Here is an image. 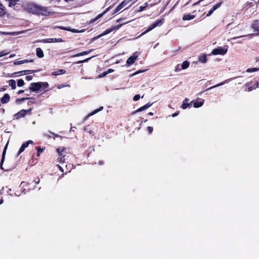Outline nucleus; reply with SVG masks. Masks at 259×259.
<instances>
[{
	"label": "nucleus",
	"instance_id": "obj_6",
	"mask_svg": "<svg viewBox=\"0 0 259 259\" xmlns=\"http://www.w3.org/2000/svg\"><path fill=\"white\" fill-rule=\"evenodd\" d=\"M37 71V70H22V71H18V72H14V73L11 74L10 75H9V76L11 77H15L17 76V74H20V75L28 74L32 73L34 72H36Z\"/></svg>",
	"mask_w": 259,
	"mask_h": 259
},
{
	"label": "nucleus",
	"instance_id": "obj_26",
	"mask_svg": "<svg viewBox=\"0 0 259 259\" xmlns=\"http://www.w3.org/2000/svg\"><path fill=\"white\" fill-rule=\"evenodd\" d=\"M9 85L11 87L12 90H15L16 88V81L14 79L9 80Z\"/></svg>",
	"mask_w": 259,
	"mask_h": 259
},
{
	"label": "nucleus",
	"instance_id": "obj_25",
	"mask_svg": "<svg viewBox=\"0 0 259 259\" xmlns=\"http://www.w3.org/2000/svg\"><path fill=\"white\" fill-rule=\"evenodd\" d=\"M189 100L188 98H185L184 99L183 104L181 106L182 108H183V109H185L190 105V104L188 103Z\"/></svg>",
	"mask_w": 259,
	"mask_h": 259
},
{
	"label": "nucleus",
	"instance_id": "obj_33",
	"mask_svg": "<svg viewBox=\"0 0 259 259\" xmlns=\"http://www.w3.org/2000/svg\"><path fill=\"white\" fill-rule=\"evenodd\" d=\"M65 155H63L62 156H59L57 158V161L60 163H64L65 162Z\"/></svg>",
	"mask_w": 259,
	"mask_h": 259
},
{
	"label": "nucleus",
	"instance_id": "obj_5",
	"mask_svg": "<svg viewBox=\"0 0 259 259\" xmlns=\"http://www.w3.org/2000/svg\"><path fill=\"white\" fill-rule=\"evenodd\" d=\"M227 49H224L222 47H218L217 48H215L213 49L211 54H209L208 55L210 56L211 54H212L213 55H224L226 54L227 52Z\"/></svg>",
	"mask_w": 259,
	"mask_h": 259
},
{
	"label": "nucleus",
	"instance_id": "obj_12",
	"mask_svg": "<svg viewBox=\"0 0 259 259\" xmlns=\"http://www.w3.org/2000/svg\"><path fill=\"white\" fill-rule=\"evenodd\" d=\"M251 27L254 29V31L257 34H259V19L253 21Z\"/></svg>",
	"mask_w": 259,
	"mask_h": 259
},
{
	"label": "nucleus",
	"instance_id": "obj_61",
	"mask_svg": "<svg viewBox=\"0 0 259 259\" xmlns=\"http://www.w3.org/2000/svg\"><path fill=\"white\" fill-rule=\"evenodd\" d=\"M66 87V85H65L64 84H60V85H58V88L59 89H61V88H64V87Z\"/></svg>",
	"mask_w": 259,
	"mask_h": 259
},
{
	"label": "nucleus",
	"instance_id": "obj_64",
	"mask_svg": "<svg viewBox=\"0 0 259 259\" xmlns=\"http://www.w3.org/2000/svg\"><path fill=\"white\" fill-rule=\"evenodd\" d=\"M15 194L17 196H19L21 195V193H20L18 191H17L16 192H15Z\"/></svg>",
	"mask_w": 259,
	"mask_h": 259
},
{
	"label": "nucleus",
	"instance_id": "obj_19",
	"mask_svg": "<svg viewBox=\"0 0 259 259\" xmlns=\"http://www.w3.org/2000/svg\"><path fill=\"white\" fill-rule=\"evenodd\" d=\"M195 17V15L188 14L184 15L182 19L184 21H187V20H190L193 19Z\"/></svg>",
	"mask_w": 259,
	"mask_h": 259
},
{
	"label": "nucleus",
	"instance_id": "obj_53",
	"mask_svg": "<svg viewBox=\"0 0 259 259\" xmlns=\"http://www.w3.org/2000/svg\"><path fill=\"white\" fill-rule=\"evenodd\" d=\"M91 58H89L88 59H86L85 60H81V61H79L77 62V63H84V62H87L89 60H90Z\"/></svg>",
	"mask_w": 259,
	"mask_h": 259
},
{
	"label": "nucleus",
	"instance_id": "obj_41",
	"mask_svg": "<svg viewBox=\"0 0 259 259\" xmlns=\"http://www.w3.org/2000/svg\"><path fill=\"white\" fill-rule=\"evenodd\" d=\"M9 53V52L7 51L6 50H4L0 52V57H3L8 55Z\"/></svg>",
	"mask_w": 259,
	"mask_h": 259
},
{
	"label": "nucleus",
	"instance_id": "obj_7",
	"mask_svg": "<svg viewBox=\"0 0 259 259\" xmlns=\"http://www.w3.org/2000/svg\"><path fill=\"white\" fill-rule=\"evenodd\" d=\"M41 89V86L40 85L39 82H33L30 83L29 87V90L30 92H37Z\"/></svg>",
	"mask_w": 259,
	"mask_h": 259
},
{
	"label": "nucleus",
	"instance_id": "obj_2",
	"mask_svg": "<svg viewBox=\"0 0 259 259\" xmlns=\"http://www.w3.org/2000/svg\"><path fill=\"white\" fill-rule=\"evenodd\" d=\"M259 87V78L256 77L253 78L249 82L246 83L243 88L245 91L250 92Z\"/></svg>",
	"mask_w": 259,
	"mask_h": 259
},
{
	"label": "nucleus",
	"instance_id": "obj_63",
	"mask_svg": "<svg viewBox=\"0 0 259 259\" xmlns=\"http://www.w3.org/2000/svg\"><path fill=\"white\" fill-rule=\"evenodd\" d=\"M24 90H19L17 93V94L19 95V94H22V93H24Z\"/></svg>",
	"mask_w": 259,
	"mask_h": 259
},
{
	"label": "nucleus",
	"instance_id": "obj_60",
	"mask_svg": "<svg viewBox=\"0 0 259 259\" xmlns=\"http://www.w3.org/2000/svg\"><path fill=\"white\" fill-rule=\"evenodd\" d=\"M114 71L113 69H109L107 71H106V72L107 74H109L110 73L113 72Z\"/></svg>",
	"mask_w": 259,
	"mask_h": 259
},
{
	"label": "nucleus",
	"instance_id": "obj_22",
	"mask_svg": "<svg viewBox=\"0 0 259 259\" xmlns=\"http://www.w3.org/2000/svg\"><path fill=\"white\" fill-rule=\"evenodd\" d=\"M198 60L202 63H205L207 61V55L205 54L200 55Z\"/></svg>",
	"mask_w": 259,
	"mask_h": 259
},
{
	"label": "nucleus",
	"instance_id": "obj_3",
	"mask_svg": "<svg viewBox=\"0 0 259 259\" xmlns=\"http://www.w3.org/2000/svg\"><path fill=\"white\" fill-rule=\"evenodd\" d=\"M32 109L29 108V109H22L14 115V119H19L21 118L24 117L27 113L30 114Z\"/></svg>",
	"mask_w": 259,
	"mask_h": 259
},
{
	"label": "nucleus",
	"instance_id": "obj_30",
	"mask_svg": "<svg viewBox=\"0 0 259 259\" xmlns=\"http://www.w3.org/2000/svg\"><path fill=\"white\" fill-rule=\"evenodd\" d=\"M65 150V148L64 147H60L57 149V152L59 154V156H62L64 155L63 152Z\"/></svg>",
	"mask_w": 259,
	"mask_h": 259
},
{
	"label": "nucleus",
	"instance_id": "obj_37",
	"mask_svg": "<svg viewBox=\"0 0 259 259\" xmlns=\"http://www.w3.org/2000/svg\"><path fill=\"white\" fill-rule=\"evenodd\" d=\"M36 149H37V156L38 157H39L40 154V153H41L44 151L45 148H41L40 147H37L36 148Z\"/></svg>",
	"mask_w": 259,
	"mask_h": 259
},
{
	"label": "nucleus",
	"instance_id": "obj_27",
	"mask_svg": "<svg viewBox=\"0 0 259 259\" xmlns=\"http://www.w3.org/2000/svg\"><path fill=\"white\" fill-rule=\"evenodd\" d=\"M115 28H116L115 27H113L112 28H110L107 29L102 34L103 36L105 35H106L107 34H109L110 32H112L114 30H115Z\"/></svg>",
	"mask_w": 259,
	"mask_h": 259
},
{
	"label": "nucleus",
	"instance_id": "obj_62",
	"mask_svg": "<svg viewBox=\"0 0 259 259\" xmlns=\"http://www.w3.org/2000/svg\"><path fill=\"white\" fill-rule=\"evenodd\" d=\"M50 133L54 136V137H58V135H57L54 133L50 132Z\"/></svg>",
	"mask_w": 259,
	"mask_h": 259
},
{
	"label": "nucleus",
	"instance_id": "obj_23",
	"mask_svg": "<svg viewBox=\"0 0 259 259\" xmlns=\"http://www.w3.org/2000/svg\"><path fill=\"white\" fill-rule=\"evenodd\" d=\"M33 61V59H30V60L26 59V60H21V61H15L14 62V64L15 65H20V64H22L26 63L32 62Z\"/></svg>",
	"mask_w": 259,
	"mask_h": 259
},
{
	"label": "nucleus",
	"instance_id": "obj_48",
	"mask_svg": "<svg viewBox=\"0 0 259 259\" xmlns=\"http://www.w3.org/2000/svg\"><path fill=\"white\" fill-rule=\"evenodd\" d=\"M32 76L31 75H27L25 77V79L27 81H30L32 79Z\"/></svg>",
	"mask_w": 259,
	"mask_h": 259
},
{
	"label": "nucleus",
	"instance_id": "obj_32",
	"mask_svg": "<svg viewBox=\"0 0 259 259\" xmlns=\"http://www.w3.org/2000/svg\"><path fill=\"white\" fill-rule=\"evenodd\" d=\"M222 3H223L222 2H219L217 4H216L211 8V9L214 12L215 10H216L217 9H218L219 8H220L221 7Z\"/></svg>",
	"mask_w": 259,
	"mask_h": 259
},
{
	"label": "nucleus",
	"instance_id": "obj_9",
	"mask_svg": "<svg viewBox=\"0 0 259 259\" xmlns=\"http://www.w3.org/2000/svg\"><path fill=\"white\" fill-rule=\"evenodd\" d=\"M128 4V3L127 2V0H124L119 5H118V6L115 8L112 15H114L115 13H117L118 11H119L120 10H121L123 7L126 6Z\"/></svg>",
	"mask_w": 259,
	"mask_h": 259
},
{
	"label": "nucleus",
	"instance_id": "obj_35",
	"mask_svg": "<svg viewBox=\"0 0 259 259\" xmlns=\"http://www.w3.org/2000/svg\"><path fill=\"white\" fill-rule=\"evenodd\" d=\"M228 82V80H226L224 81L223 82H222L220 83H219V84H218L217 85H215L214 86H212V87H210L209 89H213V88H215L216 87L222 85L224 84L225 83H227Z\"/></svg>",
	"mask_w": 259,
	"mask_h": 259
},
{
	"label": "nucleus",
	"instance_id": "obj_29",
	"mask_svg": "<svg viewBox=\"0 0 259 259\" xmlns=\"http://www.w3.org/2000/svg\"><path fill=\"white\" fill-rule=\"evenodd\" d=\"M189 65L190 63L188 61H185L181 65V68H183V69H186L189 67Z\"/></svg>",
	"mask_w": 259,
	"mask_h": 259
},
{
	"label": "nucleus",
	"instance_id": "obj_52",
	"mask_svg": "<svg viewBox=\"0 0 259 259\" xmlns=\"http://www.w3.org/2000/svg\"><path fill=\"white\" fill-rule=\"evenodd\" d=\"M102 36H103V35L101 33V34H99V35H97L96 36L94 37L92 39H93V40H96V39L99 38L100 37H101Z\"/></svg>",
	"mask_w": 259,
	"mask_h": 259
},
{
	"label": "nucleus",
	"instance_id": "obj_57",
	"mask_svg": "<svg viewBox=\"0 0 259 259\" xmlns=\"http://www.w3.org/2000/svg\"><path fill=\"white\" fill-rule=\"evenodd\" d=\"M7 86H4L0 89V92H4L7 90Z\"/></svg>",
	"mask_w": 259,
	"mask_h": 259
},
{
	"label": "nucleus",
	"instance_id": "obj_54",
	"mask_svg": "<svg viewBox=\"0 0 259 259\" xmlns=\"http://www.w3.org/2000/svg\"><path fill=\"white\" fill-rule=\"evenodd\" d=\"M138 0H127V2L128 3L131 2L132 4L130 5V7H131L132 6V5L134 4L135 2H136Z\"/></svg>",
	"mask_w": 259,
	"mask_h": 259
},
{
	"label": "nucleus",
	"instance_id": "obj_42",
	"mask_svg": "<svg viewBox=\"0 0 259 259\" xmlns=\"http://www.w3.org/2000/svg\"><path fill=\"white\" fill-rule=\"evenodd\" d=\"M28 100H30L28 103V105H29L30 104L35 103V99L33 97L28 98Z\"/></svg>",
	"mask_w": 259,
	"mask_h": 259
},
{
	"label": "nucleus",
	"instance_id": "obj_49",
	"mask_svg": "<svg viewBox=\"0 0 259 259\" xmlns=\"http://www.w3.org/2000/svg\"><path fill=\"white\" fill-rule=\"evenodd\" d=\"M147 130H148L149 133L151 134L153 132V128L152 126H148Z\"/></svg>",
	"mask_w": 259,
	"mask_h": 259
},
{
	"label": "nucleus",
	"instance_id": "obj_58",
	"mask_svg": "<svg viewBox=\"0 0 259 259\" xmlns=\"http://www.w3.org/2000/svg\"><path fill=\"white\" fill-rule=\"evenodd\" d=\"M40 180L38 178H37L34 180L35 184H38L39 183Z\"/></svg>",
	"mask_w": 259,
	"mask_h": 259
},
{
	"label": "nucleus",
	"instance_id": "obj_55",
	"mask_svg": "<svg viewBox=\"0 0 259 259\" xmlns=\"http://www.w3.org/2000/svg\"><path fill=\"white\" fill-rule=\"evenodd\" d=\"M213 11L210 9L208 12L206 14V17H209L210 16L212 13H213Z\"/></svg>",
	"mask_w": 259,
	"mask_h": 259
},
{
	"label": "nucleus",
	"instance_id": "obj_13",
	"mask_svg": "<svg viewBox=\"0 0 259 259\" xmlns=\"http://www.w3.org/2000/svg\"><path fill=\"white\" fill-rule=\"evenodd\" d=\"M28 185L25 182H22L20 184V185L19 186L20 188V191L22 193L25 194L26 192H27L29 189H26L25 187H27Z\"/></svg>",
	"mask_w": 259,
	"mask_h": 259
},
{
	"label": "nucleus",
	"instance_id": "obj_31",
	"mask_svg": "<svg viewBox=\"0 0 259 259\" xmlns=\"http://www.w3.org/2000/svg\"><path fill=\"white\" fill-rule=\"evenodd\" d=\"M40 85L41 86V89H46L49 87V83L47 82H39Z\"/></svg>",
	"mask_w": 259,
	"mask_h": 259
},
{
	"label": "nucleus",
	"instance_id": "obj_16",
	"mask_svg": "<svg viewBox=\"0 0 259 259\" xmlns=\"http://www.w3.org/2000/svg\"><path fill=\"white\" fill-rule=\"evenodd\" d=\"M7 146H8V143L6 144V145L5 146V147L3 150V154H2V157L1 161L0 163V167H1V169H3L2 166H3L4 161L5 160L6 150L7 149Z\"/></svg>",
	"mask_w": 259,
	"mask_h": 259
},
{
	"label": "nucleus",
	"instance_id": "obj_11",
	"mask_svg": "<svg viewBox=\"0 0 259 259\" xmlns=\"http://www.w3.org/2000/svg\"><path fill=\"white\" fill-rule=\"evenodd\" d=\"M33 141L31 140H29L26 142H24L22 144L21 147L19 149V150L18 152V155H20L22 152H23L26 148H27L29 144L33 143Z\"/></svg>",
	"mask_w": 259,
	"mask_h": 259
},
{
	"label": "nucleus",
	"instance_id": "obj_18",
	"mask_svg": "<svg viewBox=\"0 0 259 259\" xmlns=\"http://www.w3.org/2000/svg\"><path fill=\"white\" fill-rule=\"evenodd\" d=\"M103 109V107H100L99 108L97 109H96L94 111H93V112H91L90 113H89L88 115H87L85 117H84V120H87L90 116H92L93 115H94L95 114L98 113V112L102 110Z\"/></svg>",
	"mask_w": 259,
	"mask_h": 259
},
{
	"label": "nucleus",
	"instance_id": "obj_39",
	"mask_svg": "<svg viewBox=\"0 0 259 259\" xmlns=\"http://www.w3.org/2000/svg\"><path fill=\"white\" fill-rule=\"evenodd\" d=\"M42 42L45 43H52L53 42V38H46L41 40Z\"/></svg>",
	"mask_w": 259,
	"mask_h": 259
},
{
	"label": "nucleus",
	"instance_id": "obj_17",
	"mask_svg": "<svg viewBox=\"0 0 259 259\" xmlns=\"http://www.w3.org/2000/svg\"><path fill=\"white\" fill-rule=\"evenodd\" d=\"M6 12L7 10L5 7L0 2V17H4Z\"/></svg>",
	"mask_w": 259,
	"mask_h": 259
},
{
	"label": "nucleus",
	"instance_id": "obj_14",
	"mask_svg": "<svg viewBox=\"0 0 259 259\" xmlns=\"http://www.w3.org/2000/svg\"><path fill=\"white\" fill-rule=\"evenodd\" d=\"M10 96L9 94H7V93L5 94L3 96V97H2L0 99L1 102L2 104L8 103L10 101Z\"/></svg>",
	"mask_w": 259,
	"mask_h": 259
},
{
	"label": "nucleus",
	"instance_id": "obj_43",
	"mask_svg": "<svg viewBox=\"0 0 259 259\" xmlns=\"http://www.w3.org/2000/svg\"><path fill=\"white\" fill-rule=\"evenodd\" d=\"M182 69H183V68H181V65H180V64H178L175 67V71L176 72H179L181 71Z\"/></svg>",
	"mask_w": 259,
	"mask_h": 259
},
{
	"label": "nucleus",
	"instance_id": "obj_51",
	"mask_svg": "<svg viewBox=\"0 0 259 259\" xmlns=\"http://www.w3.org/2000/svg\"><path fill=\"white\" fill-rule=\"evenodd\" d=\"M102 36H103V35L101 33V34H99V35H97L96 36L94 37L92 39H93V40H96V39L99 38L100 37H101Z\"/></svg>",
	"mask_w": 259,
	"mask_h": 259
},
{
	"label": "nucleus",
	"instance_id": "obj_10",
	"mask_svg": "<svg viewBox=\"0 0 259 259\" xmlns=\"http://www.w3.org/2000/svg\"><path fill=\"white\" fill-rule=\"evenodd\" d=\"M111 8V6L109 7L105 10H104L102 13L98 15L95 18L91 20L90 23H92L96 21L97 20L101 18L104 15H105L107 12H108Z\"/></svg>",
	"mask_w": 259,
	"mask_h": 259
},
{
	"label": "nucleus",
	"instance_id": "obj_38",
	"mask_svg": "<svg viewBox=\"0 0 259 259\" xmlns=\"http://www.w3.org/2000/svg\"><path fill=\"white\" fill-rule=\"evenodd\" d=\"M28 99V97H24V98H17L16 99V103H19L21 102H23L26 100H27Z\"/></svg>",
	"mask_w": 259,
	"mask_h": 259
},
{
	"label": "nucleus",
	"instance_id": "obj_45",
	"mask_svg": "<svg viewBox=\"0 0 259 259\" xmlns=\"http://www.w3.org/2000/svg\"><path fill=\"white\" fill-rule=\"evenodd\" d=\"M140 98V95L139 94H137V95H136L134 98H133V100L135 101H137L138 100H139Z\"/></svg>",
	"mask_w": 259,
	"mask_h": 259
},
{
	"label": "nucleus",
	"instance_id": "obj_46",
	"mask_svg": "<svg viewBox=\"0 0 259 259\" xmlns=\"http://www.w3.org/2000/svg\"><path fill=\"white\" fill-rule=\"evenodd\" d=\"M146 5L145 6H140L139 7V10H138L139 12H141V11H143V10H145V9L147 7V4L146 3L145 4Z\"/></svg>",
	"mask_w": 259,
	"mask_h": 259
},
{
	"label": "nucleus",
	"instance_id": "obj_24",
	"mask_svg": "<svg viewBox=\"0 0 259 259\" xmlns=\"http://www.w3.org/2000/svg\"><path fill=\"white\" fill-rule=\"evenodd\" d=\"M36 56L40 58H41L44 56L43 51L40 48H37L36 49Z\"/></svg>",
	"mask_w": 259,
	"mask_h": 259
},
{
	"label": "nucleus",
	"instance_id": "obj_4",
	"mask_svg": "<svg viewBox=\"0 0 259 259\" xmlns=\"http://www.w3.org/2000/svg\"><path fill=\"white\" fill-rule=\"evenodd\" d=\"M163 19H158L155 22L152 23L149 28L144 32H143L141 35H144L145 34L147 33V32H149L150 31L152 30L153 29L155 28L157 26H160L162 25V24L163 23Z\"/></svg>",
	"mask_w": 259,
	"mask_h": 259
},
{
	"label": "nucleus",
	"instance_id": "obj_21",
	"mask_svg": "<svg viewBox=\"0 0 259 259\" xmlns=\"http://www.w3.org/2000/svg\"><path fill=\"white\" fill-rule=\"evenodd\" d=\"M93 50H94L93 49H91V50H90L89 51H84V52H81V53H77L76 54H75V55H73L72 56V57H79V56H83V55H88L89 53H90L91 52H92Z\"/></svg>",
	"mask_w": 259,
	"mask_h": 259
},
{
	"label": "nucleus",
	"instance_id": "obj_56",
	"mask_svg": "<svg viewBox=\"0 0 259 259\" xmlns=\"http://www.w3.org/2000/svg\"><path fill=\"white\" fill-rule=\"evenodd\" d=\"M179 113H180L179 111H177L175 113L172 114L171 116H172V117H175L178 116L179 114Z\"/></svg>",
	"mask_w": 259,
	"mask_h": 259
},
{
	"label": "nucleus",
	"instance_id": "obj_28",
	"mask_svg": "<svg viewBox=\"0 0 259 259\" xmlns=\"http://www.w3.org/2000/svg\"><path fill=\"white\" fill-rule=\"evenodd\" d=\"M204 101H196L193 104V106L195 108H199L202 106L203 104Z\"/></svg>",
	"mask_w": 259,
	"mask_h": 259
},
{
	"label": "nucleus",
	"instance_id": "obj_36",
	"mask_svg": "<svg viewBox=\"0 0 259 259\" xmlns=\"http://www.w3.org/2000/svg\"><path fill=\"white\" fill-rule=\"evenodd\" d=\"M25 83L22 79H20L17 80V85L19 87H21L24 85Z\"/></svg>",
	"mask_w": 259,
	"mask_h": 259
},
{
	"label": "nucleus",
	"instance_id": "obj_1",
	"mask_svg": "<svg viewBox=\"0 0 259 259\" xmlns=\"http://www.w3.org/2000/svg\"><path fill=\"white\" fill-rule=\"evenodd\" d=\"M24 9L29 13L37 15L49 16L51 13L49 9L46 7L34 3H28L25 5Z\"/></svg>",
	"mask_w": 259,
	"mask_h": 259
},
{
	"label": "nucleus",
	"instance_id": "obj_40",
	"mask_svg": "<svg viewBox=\"0 0 259 259\" xmlns=\"http://www.w3.org/2000/svg\"><path fill=\"white\" fill-rule=\"evenodd\" d=\"M259 70V68H248L246 70L247 72H252Z\"/></svg>",
	"mask_w": 259,
	"mask_h": 259
},
{
	"label": "nucleus",
	"instance_id": "obj_15",
	"mask_svg": "<svg viewBox=\"0 0 259 259\" xmlns=\"http://www.w3.org/2000/svg\"><path fill=\"white\" fill-rule=\"evenodd\" d=\"M151 105H152V104H151L150 103H148L146 104H145V105L143 106L142 107L139 108V109H138L137 110L133 112V114H135L136 113H137V112H141V111H142L143 110H144L148 108L149 107H150Z\"/></svg>",
	"mask_w": 259,
	"mask_h": 259
},
{
	"label": "nucleus",
	"instance_id": "obj_50",
	"mask_svg": "<svg viewBox=\"0 0 259 259\" xmlns=\"http://www.w3.org/2000/svg\"><path fill=\"white\" fill-rule=\"evenodd\" d=\"M107 73L106 72V71H105L104 72H103L102 73L100 74L99 75V77L100 78H101V77H103L104 76H105L106 75H107Z\"/></svg>",
	"mask_w": 259,
	"mask_h": 259
},
{
	"label": "nucleus",
	"instance_id": "obj_44",
	"mask_svg": "<svg viewBox=\"0 0 259 259\" xmlns=\"http://www.w3.org/2000/svg\"><path fill=\"white\" fill-rule=\"evenodd\" d=\"M53 38V42H62L63 39L61 38Z\"/></svg>",
	"mask_w": 259,
	"mask_h": 259
},
{
	"label": "nucleus",
	"instance_id": "obj_20",
	"mask_svg": "<svg viewBox=\"0 0 259 259\" xmlns=\"http://www.w3.org/2000/svg\"><path fill=\"white\" fill-rule=\"evenodd\" d=\"M66 71L63 69H60L56 71L52 72L51 75L53 76H57L61 74L65 73Z\"/></svg>",
	"mask_w": 259,
	"mask_h": 259
},
{
	"label": "nucleus",
	"instance_id": "obj_34",
	"mask_svg": "<svg viewBox=\"0 0 259 259\" xmlns=\"http://www.w3.org/2000/svg\"><path fill=\"white\" fill-rule=\"evenodd\" d=\"M84 130L87 132L89 133L91 135H94L93 132L90 129V125L85 126L84 127Z\"/></svg>",
	"mask_w": 259,
	"mask_h": 259
},
{
	"label": "nucleus",
	"instance_id": "obj_59",
	"mask_svg": "<svg viewBox=\"0 0 259 259\" xmlns=\"http://www.w3.org/2000/svg\"><path fill=\"white\" fill-rule=\"evenodd\" d=\"M57 166L60 171H61L62 172L64 171L63 168L61 166H60L59 164H57Z\"/></svg>",
	"mask_w": 259,
	"mask_h": 259
},
{
	"label": "nucleus",
	"instance_id": "obj_47",
	"mask_svg": "<svg viewBox=\"0 0 259 259\" xmlns=\"http://www.w3.org/2000/svg\"><path fill=\"white\" fill-rule=\"evenodd\" d=\"M144 71H145V70H138L137 71H136V72H135L134 73L132 74L131 75V76H134V75H136V74H139V73H142V72H144Z\"/></svg>",
	"mask_w": 259,
	"mask_h": 259
},
{
	"label": "nucleus",
	"instance_id": "obj_8",
	"mask_svg": "<svg viewBox=\"0 0 259 259\" xmlns=\"http://www.w3.org/2000/svg\"><path fill=\"white\" fill-rule=\"evenodd\" d=\"M137 52L133 53V55L130 56L126 61V64L128 66L133 64L138 58Z\"/></svg>",
	"mask_w": 259,
	"mask_h": 259
}]
</instances>
